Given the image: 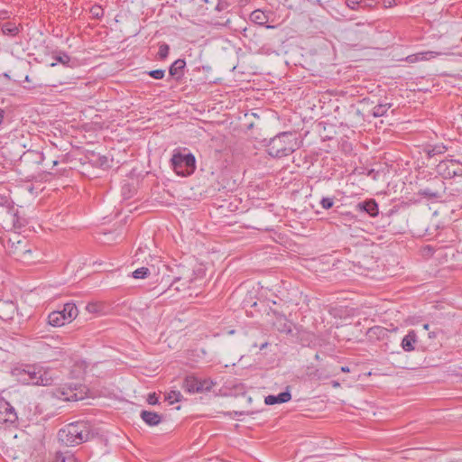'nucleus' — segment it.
I'll use <instances>...</instances> for the list:
<instances>
[{
    "label": "nucleus",
    "instance_id": "f257e3e1",
    "mask_svg": "<svg viewBox=\"0 0 462 462\" xmlns=\"http://www.w3.org/2000/svg\"><path fill=\"white\" fill-rule=\"evenodd\" d=\"M95 435L93 425L87 420L69 423L58 431V439L67 447L80 445L91 439Z\"/></svg>",
    "mask_w": 462,
    "mask_h": 462
},
{
    "label": "nucleus",
    "instance_id": "f03ea898",
    "mask_svg": "<svg viewBox=\"0 0 462 462\" xmlns=\"http://www.w3.org/2000/svg\"><path fill=\"white\" fill-rule=\"evenodd\" d=\"M16 375L25 384L48 386L54 383L52 371L42 366L26 365L23 369H16Z\"/></svg>",
    "mask_w": 462,
    "mask_h": 462
},
{
    "label": "nucleus",
    "instance_id": "7ed1b4c3",
    "mask_svg": "<svg viewBox=\"0 0 462 462\" xmlns=\"http://www.w3.org/2000/svg\"><path fill=\"white\" fill-rule=\"evenodd\" d=\"M297 140L292 133L282 132L272 138L267 144V152L273 158L286 157L295 151Z\"/></svg>",
    "mask_w": 462,
    "mask_h": 462
},
{
    "label": "nucleus",
    "instance_id": "20e7f679",
    "mask_svg": "<svg viewBox=\"0 0 462 462\" xmlns=\"http://www.w3.org/2000/svg\"><path fill=\"white\" fill-rule=\"evenodd\" d=\"M171 162L173 171L179 176H190L196 170V158L191 152L182 153L174 151Z\"/></svg>",
    "mask_w": 462,
    "mask_h": 462
},
{
    "label": "nucleus",
    "instance_id": "39448f33",
    "mask_svg": "<svg viewBox=\"0 0 462 462\" xmlns=\"http://www.w3.org/2000/svg\"><path fill=\"white\" fill-rule=\"evenodd\" d=\"M2 244L9 255L17 260L26 252L29 240L20 234L13 233L9 237H2Z\"/></svg>",
    "mask_w": 462,
    "mask_h": 462
},
{
    "label": "nucleus",
    "instance_id": "423d86ee",
    "mask_svg": "<svg viewBox=\"0 0 462 462\" xmlns=\"http://www.w3.org/2000/svg\"><path fill=\"white\" fill-rule=\"evenodd\" d=\"M216 384L209 378H199L193 374L187 375L182 383V388L189 393L209 392Z\"/></svg>",
    "mask_w": 462,
    "mask_h": 462
},
{
    "label": "nucleus",
    "instance_id": "0eeeda50",
    "mask_svg": "<svg viewBox=\"0 0 462 462\" xmlns=\"http://www.w3.org/2000/svg\"><path fill=\"white\" fill-rule=\"evenodd\" d=\"M438 171L445 178L462 176V162L454 159H448L439 163Z\"/></svg>",
    "mask_w": 462,
    "mask_h": 462
},
{
    "label": "nucleus",
    "instance_id": "6e6552de",
    "mask_svg": "<svg viewBox=\"0 0 462 462\" xmlns=\"http://www.w3.org/2000/svg\"><path fill=\"white\" fill-rule=\"evenodd\" d=\"M17 413L8 402H0V424L5 427L14 426L17 421Z\"/></svg>",
    "mask_w": 462,
    "mask_h": 462
},
{
    "label": "nucleus",
    "instance_id": "1a4fd4ad",
    "mask_svg": "<svg viewBox=\"0 0 462 462\" xmlns=\"http://www.w3.org/2000/svg\"><path fill=\"white\" fill-rule=\"evenodd\" d=\"M76 388L71 386H61L52 391V395L57 399L62 401H78L81 399V396L78 395Z\"/></svg>",
    "mask_w": 462,
    "mask_h": 462
},
{
    "label": "nucleus",
    "instance_id": "9d476101",
    "mask_svg": "<svg viewBox=\"0 0 462 462\" xmlns=\"http://www.w3.org/2000/svg\"><path fill=\"white\" fill-rule=\"evenodd\" d=\"M356 209L367 213L370 217H376L379 213L378 204L373 199L359 202L356 205Z\"/></svg>",
    "mask_w": 462,
    "mask_h": 462
},
{
    "label": "nucleus",
    "instance_id": "9b49d317",
    "mask_svg": "<svg viewBox=\"0 0 462 462\" xmlns=\"http://www.w3.org/2000/svg\"><path fill=\"white\" fill-rule=\"evenodd\" d=\"M418 342L417 332L413 329L408 331L401 342V346L405 352L415 350V345Z\"/></svg>",
    "mask_w": 462,
    "mask_h": 462
},
{
    "label": "nucleus",
    "instance_id": "f8f14e48",
    "mask_svg": "<svg viewBox=\"0 0 462 462\" xmlns=\"http://www.w3.org/2000/svg\"><path fill=\"white\" fill-rule=\"evenodd\" d=\"M40 253L37 249L30 243L27 245L26 252H23V256H20L17 261L30 264L39 261Z\"/></svg>",
    "mask_w": 462,
    "mask_h": 462
},
{
    "label": "nucleus",
    "instance_id": "ddd939ff",
    "mask_svg": "<svg viewBox=\"0 0 462 462\" xmlns=\"http://www.w3.org/2000/svg\"><path fill=\"white\" fill-rule=\"evenodd\" d=\"M140 417L150 427L157 426L162 420V415L158 412L145 410L141 411Z\"/></svg>",
    "mask_w": 462,
    "mask_h": 462
},
{
    "label": "nucleus",
    "instance_id": "4468645a",
    "mask_svg": "<svg viewBox=\"0 0 462 462\" xmlns=\"http://www.w3.org/2000/svg\"><path fill=\"white\" fill-rule=\"evenodd\" d=\"M186 61L182 59L176 60L170 67V75L177 80H180L184 75Z\"/></svg>",
    "mask_w": 462,
    "mask_h": 462
},
{
    "label": "nucleus",
    "instance_id": "2eb2a0df",
    "mask_svg": "<svg viewBox=\"0 0 462 462\" xmlns=\"http://www.w3.org/2000/svg\"><path fill=\"white\" fill-rule=\"evenodd\" d=\"M291 394L289 389H287L286 391H284L282 393H280L277 395H268V396H266L265 399H264V402L267 405H273V404H277V403H284V402H289L291 400Z\"/></svg>",
    "mask_w": 462,
    "mask_h": 462
},
{
    "label": "nucleus",
    "instance_id": "dca6fc26",
    "mask_svg": "<svg viewBox=\"0 0 462 462\" xmlns=\"http://www.w3.org/2000/svg\"><path fill=\"white\" fill-rule=\"evenodd\" d=\"M389 336V330L381 326H374L370 328L367 331V337L369 339L383 340Z\"/></svg>",
    "mask_w": 462,
    "mask_h": 462
},
{
    "label": "nucleus",
    "instance_id": "f3484780",
    "mask_svg": "<svg viewBox=\"0 0 462 462\" xmlns=\"http://www.w3.org/2000/svg\"><path fill=\"white\" fill-rule=\"evenodd\" d=\"M61 314H64V318L66 320L70 323L79 314V310L76 305L72 302L65 303L62 307V310H59Z\"/></svg>",
    "mask_w": 462,
    "mask_h": 462
},
{
    "label": "nucleus",
    "instance_id": "a211bd4d",
    "mask_svg": "<svg viewBox=\"0 0 462 462\" xmlns=\"http://www.w3.org/2000/svg\"><path fill=\"white\" fill-rule=\"evenodd\" d=\"M48 323L52 327H61L69 322L64 318V314H61L59 310H54L49 314Z\"/></svg>",
    "mask_w": 462,
    "mask_h": 462
},
{
    "label": "nucleus",
    "instance_id": "6ab92c4d",
    "mask_svg": "<svg viewBox=\"0 0 462 462\" xmlns=\"http://www.w3.org/2000/svg\"><path fill=\"white\" fill-rule=\"evenodd\" d=\"M376 263L374 261L373 257L365 256L362 261H358L356 266L361 274H363V271H370L373 270L375 266Z\"/></svg>",
    "mask_w": 462,
    "mask_h": 462
},
{
    "label": "nucleus",
    "instance_id": "aec40b11",
    "mask_svg": "<svg viewBox=\"0 0 462 462\" xmlns=\"http://www.w3.org/2000/svg\"><path fill=\"white\" fill-rule=\"evenodd\" d=\"M1 30L5 35L13 37L16 36L20 32L19 25H16V23L13 22L4 23L1 25Z\"/></svg>",
    "mask_w": 462,
    "mask_h": 462
},
{
    "label": "nucleus",
    "instance_id": "412c9836",
    "mask_svg": "<svg viewBox=\"0 0 462 462\" xmlns=\"http://www.w3.org/2000/svg\"><path fill=\"white\" fill-rule=\"evenodd\" d=\"M50 462H76V458L70 452L57 451Z\"/></svg>",
    "mask_w": 462,
    "mask_h": 462
},
{
    "label": "nucleus",
    "instance_id": "4be33fe9",
    "mask_svg": "<svg viewBox=\"0 0 462 462\" xmlns=\"http://www.w3.org/2000/svg\"><path fill=\"white\" fill-rule=\"evenodd\" d=\"M250 19L259 25H263L268 22V16L264 12L261 10H255L252 12L250 14Z\"/></svg>",
    "mask_w": 462,
    "mask_h": 462
},
{
    "label": "nucleus",
    "instance_id": "5701e85b",
    "mask_svg": "<svg viewBox=\"0 0 462 462\" xmlns=\"http://www.w3.org/2000/svg\"><path fill=\"white\" fill-rule=\"evenodd\" d=\"M179 282H182L181 283V287H182V290L186 289V288H189L190 282H192V278L190 276H187V277H184V276H176L174 277L172 282L171 283L170 285V289L173 288V286L175 285V283ZM174 290L176 291H180L181 288H180L179 286H176L174 288Z\"/></svg>",
    "mask_w": 462,
    "mask_h": 462
},
{
    "label": "nucleus",
    "instance_id": "b1692460",
    "mask_svg": "<svg viewBox=\"0 0 462 462\" xmlns=\"http://www.w3.org/2000/svg\"><path fill=\"white\" fill-rule=\"evenodd\" d=\"M418 194L423 198H427V199H439L441 197L439 189H431L429 187L420 189L419 190Z\"/></svg>",
    "mask_w": 462,
    "mask_h": 462
},
{
    "label": "nucleus",
    "instance_id": "393cba45",
    "mask_svg": "<svg viewBox=\"0 0 462 462\" xmlns=\"http://www.w3.org/2000/svg\"><path fill=\"white\" fill-rule=\"evenodd\" d=\"M446 151H447V147L443 143L430 145L426 149V152L429 157H433L435 155L443 154Z\"/></svg>",
    "mask_w": 462,
    "mask_h": 462
},
{
    "label": "nucleus",
    "instance_id": "a878e982",
    "mask_svg": "<svg viewBox=\"0 0 462 462\" xmlns=\"http://www.w3.org/2000/svg\"><path fill=\"white\" fill-rule=\"evenodd\" d=\"M392 106L390 103L378 104L372 110V116L374 117H381L383 116L388 109Z\"/></svg>",
    "mask_w": 462,
    "mask_h": 462
},
{
    "label": "nucleus",
    "instance_id": "bb28decb",
    "mask_svg": "<svg viewBox=\"0 0 462 462\" xmlns=\"http://www.w3.org/2000/svg\"><path fill=\"white\" fill-rule=\"evenodd\" d=\"M151 272L147 267H141L132 273V277L134 279H144L150 275Z\"/></svg>",
    "mask_w": 462,
    "mask_h": 462
},
{
    "label": "nucleus",
    "instance_id": "cd10ccee",
    "mask_svg": "<svg viewBox=\"0 0 462 462\" xmlns=\"http://www.w3.org/2000/svg\"><path fill=\"white\" fill-rule=\"evenodd\" d=\"M182 395L180 391H171L167 393L165 400L168 401L171 404L174 402H180Z\"/></svg>",
    "mask_w": 462,
    "mask_h": 462
},
{
    "label": "nucleus",
    "instance_id": "c85d7f7f",
    "mask_svg": "<svg viewBox=\"0 0 462 462\" xmlns=\"http://www.w3.org/2000/svg\"><path fill=\"white\" fill-rule=\"evenodd\" d=\"M438 54L439 53L434 52V51H426V52L418 53L416 55L415 59H412V56H410L409 59L411 61L418 60L419 59L420 60H430L431 58L436 57Z\"/></svg>",
    "mask_w": 462,
    "mask_h": 462
},
{
    "label": "nucleus",
    "instance_id": "c756f323",
    "mask_svg": "<svg viewBox=\"0 0 462 462\" xmlns=\"http://www.w3.org/2000/svg\"><path fill=\"white\" fill-rule=\"evenodd\" d=\"M169 51H170V47L167 43L165 42H162L159 45V51H158V59L159 60H165L168 55H169Z\"/></svg>",
    "mask_w": 462,
    "mask_h": 462
},
{
    "label": "nucleus",
    "instance_id": "7c9ffc66",
    "mask_svg": "<svg viewBox=\"0 0 462 462\" xmlns=\"http://www.w3.org/2000/svg\"><path fill=\"white\" fill-rule=\"evenodd\" d=\"M362 0H346V6L353 11H359L362 9Z\"/></svg>",
    "mask_w": 462,
    "mask_h": 462
},
{
    "label": "nucleus",
    "instance_id": "2f4dec72",
    "mask_svg": "<svg viewBox=\"0 0 462 462\" xmlns=\"http://www.w3.org/2000/svg\"><path fill=\"white\" fill-rule=\"evenodd\" d=\"M90 13L94 18L100 19L104 15V10L99 5H95L91 7Z\"/></svg>",
    "mask_w": 462,
    "mask_h": 462
},
{
    "label": "nucleus",
    "instance_id": "473e14b6",
    "mask_svg": "<svg viewBox=\"0 0 462 462\" xmlns=\"http://www.w3.org/2000/svg\"><path fill=\"white\" fill-rule=\"evenodd\" d=\"M150 77L155 79H162L165 76V70L164 69H153L146 72Z\"/></svg>",
    "mask_w": 462,
    "mask_h": 462
},
{
    "label": "nucleus",
    "instance_id": "72a5a7b5",
    "mask_svg": "<svg viewBox=\"0 0 462 462\" xmlns=\"http://www.w3.org/2000/svg\"><path fill=\"white\" fill-rule=\"evenodd\" d=\"M55 60L63 64V65H68L69 62L70 61V57L65 53V52H60L56 57H55Z\"/></svg>",
    "mask_w": 462,
    "mask_h": 462
},
{
    "label": "nucleus",
    "instance_id": "f704fd0d",
    "mask_svg": "<svg viewBox=\"0 0 462 462\" xmlns=\"http://www.w3.org/2000/svg\"><path fill=\"white\" fill-rule=\"evenodd\" d=\"M320 205L324 209H330L334 205L333 198H322Z\"/></svg>",
    "mask_w": 462,
    "mask_h": 462
},
{
    "label": "nucleus",
    "instance_id": "c9c22d12",
    "mask_svg": "<svg viewBox=\"0 0 462 462\" xmlns=\"http://www.w3.org/2000/svg\"><path fill=\"white\" fill-rule=\"evenodd\" d=\"M376 0H362V9L371 10L377 5Z\"/></svg>",
    "mask_w": 462,
    "mask_h": 462
},
{
    "label": "nucleus",
    "instance_id": "e433bc0d",
    "mask_svg": "<svg viewBox=\"0 0 462 462\" xmlns=\"http://www.w3.org/2000/svg\"><path fill=\"white\" fill-rule=\"evenodd\" d=\"M97 163L102 168L109 167L108 158L105 155H98L97 159Z\"/></svg>",
    "mask_w": 462,
    "mask_h": 462
},
{
    "label": "nucleus",
    "instance_id": "4c0bfd02",
    "mask_svg": "<svg viewBox=\"0 0 462 462\" xmlns=\"http://www.w3.org/2000/svg\"><path fill=\"white\" fill-rule=\"evenodd\" d=\"M28 154L33 155L34 159L39 163H42L44 161V155L42 152H35V151H28Z\"/></svg>",
    "mask_w": 462,
    "mask_h": 462
},
{
    "label": "nucleus",
    "instance_id": "58836bf2",
    "mask_svg": "<svg viewBox=\"0 0 462 462\" xmlns=\"http://www.w3.org/2000/svg\"><path fill=\"white\" fill-rule=\"evenodd\" d=\"M147 402L151 405H155L159 403V399L155 393H149Z\"/></svg>",
    "mask_w": 462,
    "mask_h": 462
},
{
    "label": "nucleus",
    "instance_id": "ea45409f",
    "mask_svg": "<svg viewBox=\"0 0 462 462\" xmlns=\"http://www.w3.org/2000/svg\"><path fill=\"white\" fill-rule=\"evenodd\" d=\"M86 310L90 313H96L99 311V306L97 303H88Z\"/></svg>",
    "mask_w": 462,
    "mask_h": 462
},
{
    "label": "nucleus",
    "instance_id": "a19ab883",
    "mask_svg": "<svg viewBox=\"0 0 462 462\" xmlns=\"http://www.w3.org/2000/svg\"><path fill=\"white\" fill-rule=\"evenodd\" d=\"M279 330L281 332L291 333V324L284 323L283 327L282 328H279Z\"/></svg>",
    "mask_w": 462,
    "mask_h": 462
},
{
    "label": "nucleus",
    "instance_id": "79ce46f5",
    "mask_svg": "<svg viewBox=\"0 0 462 462\" xmlns=\"http://www.w3.org/2000/svg\"><path fill=\"white\" fill-rule=\"evenodd\" d=\"M395 5V0H383V5L385 8H390Z\"/></svg>",
    "mask_w": 462,
    "mask_h": 462
},
{
    "label": "nucleus",
    "instance_id": "37998d69",
    "mask_svg": "<svg viewBox=\"0 0 462 462\" xmlns=\"http://www.w3.org/2000/svg\"><path fill=\"white\" fill-rule=\"evenodd\" d=\"M5 110L0 108V125L2 124L3 120H4V117H5Z\"/></svg>",
    "mask_w": 462,
    "mask_h": 462
},
{
    "label": "nucleus",
    "instance_id": "c03bdc74",
    "mask_svg": "<svg viewBox=\"0 0 462 462\" xmlns=\"http://www.w3.org/2000/svg\"><path fill=\"white\" fill-rule=\"evenodd\" d=\"M436 336H437V332H435V331H432V332L429 333V337L430 338H434V337H436Z\"/></svg>",
    "mask_w": 462,
    "mask_h": 462
},
{
    "label": "nucleus",
    "instance_id": "a18cd8bd",
    "mask_svg": "<svg viewBox=\"0 0 462 462\" xmlns=\"http://www.w3.org/2000/svg\"><path fill=\"white\" fill-rule=\"evenodd\" d=\"M340 370L344 373L349 372V368L347 366H342Z\"/></svg>",
    "mask_w": 462,
    "mask_h": 462
},
{
    "label": "nucleus",
    "instance_id": "49530a36",
    "mask_svg": "<svg viewBox=\"0 0 462 462\" xmlns=\"http://www.w3.org/2000/svg\"><path fill=\"white\" fill-rule=\"evenodd\" d=\"M267 346H268V343H267V342H265V343H263V344H262V345L260 346V349H261V350H263V349H264Z\"/></svg>",
    "mask_w": 462,
    "mask_h": 462
},
{
    "label": "nucleus",
    "instance_id": "de8ad7c7",
    "mask_svg": "<svg viewBox=\"0 0 462 462\" xmlns=\"http://www.w3.org/2000/svg\"><path fill=\"white\" fill-rule=\"evenodd\" d=\"M332 385H333V387H338L339 386V383L337 382V381H333L332 382Z\"/></svg>",
    "mask_w": 462,
    "mask_h": 462
},
{
    "label": "nucleus",
    "instance_id": "09e8293b",
    "mask_svg": "<svg viewBox=\"0 0 462 462\" xmlns=\"http://www.w3.org/2000/svg\"><path fill=\"white\" fill-rule=\"evenodd\" d=\"M429 327H430V325H429V324H424V325H423V328H424V329H426V330H428V329H429Z\"/></svg>",
    "mask_w": 462,
    "mask_h": 462
},
{
    "label": "nucleus",
    "instance_id": "8fccbe9b",
    "mask_svg": "<svg viewBox=\"0 0 462 462\" xmlns=\"http://www.w3.org/2000/svg\"><path fill=\"white\" fill-rule=\"evenodd\" d=\"M51 163H52V167H53V166H55V165H57V164H58V161L54 160V161H52V162H51Z\"/></svg>",
    "mask_w": 462,
    "mask_h": 462
},
{
    "label": "nucleus",
    "instance_id": "3c124183",
    "mask_svg": "<svg viewBox=\"0 0 462 462\" xmlns=\"http://www.w3.org/2000/svg\"><path fill=\"white\" fill-rule=\"evenodd\" d=\"M25 81H27V82H30V81H31V80H30L29 76H26V77H25Z\"/></svg>",
    "mask_w": 462,
    "mask_h": 462
},
{
    "label": "nucleus",
    "instance_id": "603ef678",
    "mask_svg": "<svg viewBox=\"0 0 462 462\" xmlns=\"http://www.w3.org/2000/svg\"><path fill=\"white\" fill-rule=\"evenodd\" d=\"M315 358L319 360V356L317 354V355L315 356Z\"/></svg>",
    "mask_w": 462,
    "mask_h": 462
}]
</instances>
